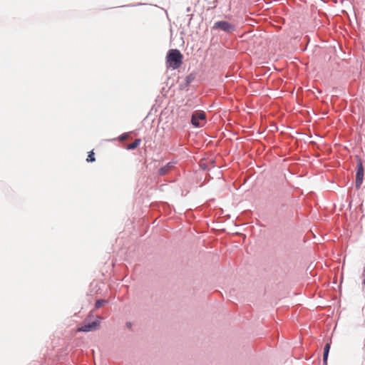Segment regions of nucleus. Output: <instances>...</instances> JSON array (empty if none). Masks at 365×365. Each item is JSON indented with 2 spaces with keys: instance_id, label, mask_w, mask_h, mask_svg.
Wrapping results in <instances>:
<instances>
[{
  "instance_id": "7ed1b4c3",
  "label": "nucleus",
  "mask_w": 365,
  "mask_h": 365,
  "mask_svg": "<svg viewBox=\"0 0 365 365\" xmlns=\"http://www.w3.org/2000/svg\"><path fill=\"white\" fill-rule=\"evenodd\" d=\"M364 168L361 160H358L357 171L356 175V187L359 188L363 182Z\"/></svg>"
},
{
  "instance_id": "f8f14e48",
  "label": "nucleus",
  "mask_w": 365,
  "mask_h": 365,
  "mask_svg": "<svg viewBox=\"0 0 365 365\" xmlns=\"http://www.w3.org/2000/svg\"><path fill=\"white\" fill-rule=\"evenodd\" d=\"M127 138V135L124 134L120 137V140H125Z\"/></svg>"
},
{
  "instance_id": "20e7f679",
  "label": "nucleus",
  "mask_w": 365,
  "mask_h": 365,
  "mask_svg": "<svg viewBox=\"0 0 365 365\" xmlns=\"http://www.w3.org/2000/svg\"><path fill=\"white\" fill-rule=\"evenodd\" d=\"M100 324V321L96 320L94 322H92L91 323H85L83 326L81 327H78L77 331H91L96 330Z\"/></svg>"
},
{
  "instance_id": "9b49d317",
  "label": "nucleus",
  "mask_w": 365,
  "mask_h": 365,
  "mask_svg": "<svg viewBox=\"0 0 365 365\" xmlns=\"http://www.w3.org/2000/svg\"><path fill=\"white\" fill-rule=\"evenodd\" d=\"M362 277H363V282H362V283H363L364 285H365V269L363 271Z\"/></svg>"
},
{
  "instance_id": "f03ea898",
  "label": "nucleus",
  "mask_w": 365,
  "mask_h": 365,
  "mask_svg": "<svg viewBox=\"0 0 365 365\" xmlns=\"http://www.w3.org/2000/svg\"><path fill=\"white\" fill-rule=\"evenodd\" d=\"M206 120L205 112L196 110L192 115L191 123L195 127H202Z\"/></svg>"
},
{
  "instance_id": "423d86ee",
  "label": "nucleus",
  "mask_w": 365,
  "mask_h": 365,
  "mask_svg": "<svg viewBox=\"0 0 365 365\" xmlns=\"http://www.w3.org/2000/svg\"><path fill=\"white\" fill-rule=\"evenodd\" d=\"M331 344L330 343H327L324 349V356H323V361L324 365L327 364V359H328V354L330 349Z\"/></svg>"
},
{
  "instance_id": "0eeeda50",
  "label": "nucleus",
  "mask_w": 365,
  "mask_h": 365,
  "mask_svg": "<svg viewBox=\"0 0 365 365\" xmlns=\"http://www.w3.org/2000/svg\"><path fill=\"white\" fill-rule=\"evenodd\" d=\"M140 139H135L132 143L128 144L126 146L128 150H133L136 148L140 143Z\"/></svg>"
},
{
  "instance_id": "f257e3e1",
  "label": "nucleus",
  "mask_w": 365,
  "mask_h": 365,
  "mask_svg": "<svg viewBox=\"0 0 365 365\" xmlns=\"http://www.w3.org/2000/svg\"><path fill=\"white\" fill-rule=\"evenodd\" d=\"M182 54L178 49H170L166 56V64L168 68L177 69L182 63Z\"/></svg>"
},
{
  "instance_id": "1a4fd4ad",
  "label": "nucleus",
  "mask_w": 365,
  "mask_h": 365,
  "mask_svg": "<svg viewBox=\"0 0 365 365\" xmlns=\"http://www.w3.org/2000/svg\"><path fill=\"white\" fill-rule=\"evenodd\" d=\"M105 302H106V301L102 300V299L96 301V302L95 304L96 308L99 309L104 304Z\"/></svg>"
},
{
  "instance_id": "9d476101",
  "label": "nucleus",
  "mask_w": 365,
  "mask_h": 365,
  "mask_svg": "<svg viewBox=\"0 0 365 365\" xmlns=\"http://www.w3.org/2000/svg\"><path fill=\"white\" fill-rule=\"evenodd\" d=\"M168 170V167H164V168H162L160 169L159 170V173L161 175H164L167 173Z\"/></svg>"
},
{
  "instance_id": "39448f33",
  "label": "nucleus",
  "mask_w": 365,
  "mask_h": 365,
  "mask_svg": "<svg viewBox=\"0 0 365 365\" xmlns=\"http://www.w3.org/2000/svg\"><path fill=\"white\" fill-rule=\"evenodd\" d=\"M214 28L219 29L226 32H232L235 30V26L232 24L225 21L216 22Z\"/></svg>"
},
{
  "instance_id": "6e6552de",
  "label": "nucleus",
  "mask_w": 365,
  "mask_h": 365,
  "mask_svg": "<svg viewBox=\"0 0 365 365\" xmlns=\"http://www.w3.org/2000/svg\"><path fill=\"white\" fill-rule=\"evenodd\" d=\"M96 160L95 159V157H94V153L93 151H91L88 153V158L86 159V161L87 162H94Z\"/></svg>"
}]
</instances>
